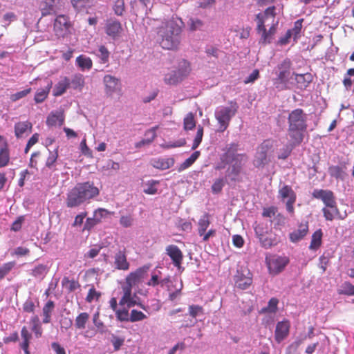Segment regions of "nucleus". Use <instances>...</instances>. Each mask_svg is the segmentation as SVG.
Segmentation results:
<instances>
[{
    "mask_svg": "<svg viewBox=\"0 0 354 354\" xmlns=\"http://www.w3.org/2000/svg\"><path fill=\"white\" fill-rule=\"evenodd\" d=\"M100 194V189L93 182L79 183L66 194V205L68 207H76L89 202Z\"/></svg>",
    "mask_w": 354,
    "mask_h": 354,
    "instance_id": "1",
    "label": "nucleus"
},
{
    "mask_svg": "<svg viewBox=\"0 0 354 354\" xmlns=\"http://www.w3.org/2000/svg\"><path fill=\"white\" fill-rule=\"evenodd\" d=\"M288 133L294 146L299 145L304 140L307 129V115L302 109L291 111L288 117Z\"/></svg>",
    "mask_w": 354,
    "mask_h": 354,
    "instance_id": "2",
    "label": "nucleus"
},
{
    "mask_svg": "<svg viewBox=\"0 0 354 354\" xmlns=\"http://www.w3.org/2000/svg\"><path fill=\"white\" fill-rule=\"evenodd\" d=\"M180 26L173 20L165 22L158 28V35L161 38L160 44L164 49H176L180 44Z\"/></svg>",
    "mask_w": 354,
    "mask_h": 354,
    "instance_id": "3",
    "label": "nucleus"
},
{
    "mask_svg": "<svg viewBox=\"0 0 354 354\" xmlns=\"http://www.w3.org/2000/svg\"><path fill=\"white\" fill-rule=\"evenodd\" d=\"M274 141L270 139L263 140L257 148L253 165L258 169L263 168L270 162L274 152Z\"/></svg>",
    "mask_w": 354,
    "mask_h": 354,
    "instance_id": "4",
    "label": "nucleus"
},
{
    "mask_svg": "<svg viewBox=\"0 0 354 354\" xmlns=\"http://www.w3.org/2000/svg\"><path fill=\"white\" fill-rule=\"evenodd\" d=\"M230 106H221L215 112V118L218 123V131L223 132L228 127L230 122L235 115L238 110V104L236 102H230Z\"/></svg>",
    "mask_w": 354,
    "mask_h": 354,
    "instance_id": "5",
    "label": "nucleus"
},
{
    "mask_svg": "<svg viewBox=\"0 0 354 354\" xmlns=\"http://www.w3.org/2000/svg\"><path fill=\"white\" fill-rule=\"evenodd\" d=\"M73 24L68 16L59 15L56 17L53 23V31L58 38H65L71 34Z\"/></svg>",
    "mask_w": 354,
    "mask_h": 354,
    "instance_id": "6",
    "label": "nucleus"
},
{
    "mask_svg": "<svg viewBox=\"0 0 354 354\" xmlns=\"http://www.w3.org/2000/svg\"><path fill=\"white\" fill-rule=\"evenodd\" d=\"M248 156L245 153H236L232 156V165L227 170V175L230 177L231 181H240L239 176L240 175L242 167L248 160Z\"/></svg>",
    "mask_w": 354,
    "mask_h": 354,
    "instance_id": "7",
    "label": "nucleus"
},
{
    "mask_svg": "<svg viewBox=\"0 0 354 354\" xmlns=\"http://www.w3.org/2000/svg\"><path fill=\"white\" fill-rule=\"evenodd\" d=\"M279 196L284 201L288 198L286 206V209L291 215L295 213L294 204L296 202L297 195L292 187L289 185H284L279 190Z\"/></svg>",
    "mask_w": 354,
    "mask_h": 354,
    "instance_id": "8",
    "label": "nucleus"
},
{
    "mask_svg": "<svg viewBox=\"0 0 354 354\" xmlns=\"http://www.w3.org/2000/svg\"><path fill=\"white\" fill-rule=\"evenodd\" d=\"M288 263L289 259L286 257H273L267 261L270 273L274 275L282 272Z\"/></svg>",
    "mask_w": 354,
    "mask_h": 354,
    "instance_id": "9",
    "label": "nucleus"
},
{
    "mask_svg": "<svg viewBox=\"0 0 354 354\" xmlns=\"http://www.w3.org/2000/svg\"><path fill=\"white\" fill-rule=\"evenodd\" d=\"M59 147H55L53 150H50L46 147L43 151V161H44V169H48L50 170H55L56 162L59 157L58 154Z\"/></svg>",
    "mask_w": 354,
    "mask_h": 354,
    "instance_id": "10",
    "label": "nucleus"
},
{
    "mask_svg": "<svg viewBox=\"0 0 354 354\" xmlns=\"http://www.w3.org/2000/svg\"><path fill=\"white\" fill-rule=\"evenodd\" d=\"M149 267L145 266L136 269L128 274L126 277L127 286L132 288L139 283L145 278Z\"/></svg>",
    "mask_w": 354,
    "mask_h": 354,
    "instance_id": "11",
    "label": "nucleus"
},
{
    "mask_svg": "<svg viewBox=\"0 0 354 354\" xmlns=\"http://www.w3.org/2000/svg\"><path fill=\"white\" fill-rule=\"evenodd\" d=\"M103 82L105 86V93L109 96L121 91L120 80L115 76L106 75L103 78Z\"/></svg>",
    "mask_w": 354,
    "mask_h": 354,
    "instance_id": "12",
    "label": "nucleus"
},
{
    "mask_svg": "<svg viewBox=\"0 0 354 354\" xmlns=\"http://www.w3.org/2000/svg\"><path fill=\"white\" fill-rule=\"evenodd\" d=\"M166 254L170 257L173 265L180 269L183 261V254L176 245H169L165 248Z\"/></svg>",
    "mask_w": 354,
    "mask_h": 354,
    "instance_id": "13",
    "label": "nucleus"
},
{
    "mask_svg": "<svg viewBox=\"0 0 354 354\" xmlns=\"http://www.w3.org/2000/svg\"><path fill=\"white\" fill-rule=\"evenodd\" d=\"M312 196L316 199H320L324 204V207L336 204V200L333 192L328 189H314Z\"/></svg>",
    "mask_w": 354,
    "mask_h": 354,
    "instance_id": "14",
    "label": "nucleus"
},
{
    "mask_svg": "<svg viewBox=\"0 0 354 354\" xmlns=\"http://www.w3.org/2000/svg\"><path fill=\"white\" fill-rule=\"evenodd\" d=\"M237 145L232 143L229 147L227 148L225 153H223L220 157V161L214 166L216 170H222L225 168L226 165L229 163L230 158L234 156V153L237 151Z\"/></svg>",
    "mask_w": 354,
    "mask_h": 354,
    "instance_id": "15",
    "label": "nucleus"
},
{
    "mask_svg": "<svg viewBox=\"0 0 354 354\" xmlns=\"http://www.w3.org/2000/svg\"><path fill=\"white\" fill-rule=\"evenodd\" d=\"M290 324L288 320H283L281 322H279L277 324L275 332H274V338L277 343L281 342L284 339H286L290 330Z\"/></svg>",
    "mask_w": 354,
    "mask_h": 354,
    "instance_id": "16",
    "label": "nucleus"
},
{
    "mask_svg": "<svg viewBox=\"0 0 354 354\" xmlns=\"http://www.w3.org/2000/svg\"><path fill=\"white\" fill-rule=\"evenodd\" d=\"M122 31L121 23L118 20H108L105 26V32L107 35L115 39L120 37Z\"/></svg>",
    "mask_w": 354,
    "mask_h": 354,
    "instance_id": "17",
    "label": "nucleus"
},
{
    "mask_svg": "<svg viewBox=\"0 0 354 354\" xmlns=\"http://www.w3.org/2000/svg\"><path fill=\"white\" fill-rule=\"evenodd\" d=\"M292 63L289 59H284L277 68L279 70L278 77L277 79L280 83H286L290 74V68Z\"/></svg>",
    "mask_w": 354,
    "mask_h": 354,
    "instance_id": "18",
    "label": "nucleus"
},
{
    "mask_svg": "<svg viewBox=\"0 0 354 354\" xmlns=\"http://www.w3.org/2000/svg\"><path fill=\"white\" fill-rule=\"evenodd\" d=\"M256 234L259 239L261 246L266 249L277 245V243L279 242V239L275 234H264L263 233H259V232L257 230Z\"/></svg>",
    "mask_w": 354,
    "mask_h": 354,
    "instance_id": "19",
    "label": "nucleus"
},
{
    "mask_svg": "<svg viewBox=\"0 0 354 354\" xmlns=\"http://www.w3.org/2000/svg\"><path fill=\"white\" fill-rule=\"evenodd\" d=\"M235 286L241 290L248 289L252 283V275L250 272L247 275L238 272L234 279Z\"/></svg>",
    "mask_w": 354,
    "mask_h": 354,
    "instance_id": "20",
    "label": "nucleus"
},
{
    "mask_svg": "<svg viewBox=\"0 0 354 354\" xmlns=\"http://www.w3.org/2000/svg\"><path fill=\"white\" fill-rule=\"evenodd\" d=\"M32 124L29 121L19 122L15 124V135L17 138L24 137L32 131Z\"/></svg>",
    "mask_w": 354,
    "mask_h": 354,
    "instance_id": "21",
    "label": "nucleus"
},
{
    "mask_svg": "<svg viewBox=\"0 0 354 354\" xmlns=\"http://www.w3.org/2000/svg\"><path fill=\"white\" fill-rule=\"evenodd\" d=\"M308 232V225L306 222L299 225L298 229L291 232L289 235L290 240L292 243H297L304 239Z\"/></svg>",
    "mask_w": 354,
    "mask_h": 354,
    "instance_id": "22",
    "label": "nucleus"
},
{
    "mask_svg": "<svg viewBox=\"0 0 354 354\" xmlns=\"http://www.w3.org/2000/svg\"><path fill=\"white\" fill-rule=\"evenodd\" d=\"M114 264L115 268L121 270H127L129 269L130 264L127 261L125 250H120L115 254Z\"/></svg>",
    "mask_w": 354,
    "mask_h": 354,
    "instance_id": "23",
    "label": "nucleus"
},
{
    "mask_svg": "<svg viewBox=\"0 0 354 354\" xmlns=\"http://www.w3.org/2000/svg\"><path fill=\"white\" fill-rule=\"evenodd\" d=\"M61 0H44L41 3L40 10L42 17L50 15L56 12V3Z\"/></svg>",
    "mask_w": 354,
    "mask_h": 354,
    "instance_id": "24",
    "label": "nucleus"
},
{
    "mask_svg": "<svg viewBox=\"0 0 354 354\" xmlns=\"http://www.w3.org/2000/svg\"><path fill=\"white\" fill-rule=\"evenodd\" d=\"M21 337L22 342L20 343V347L25 354H30L29 351V345L32 339V334L28 330L26 326H23L21 330Z\"/></svg>",
    "mask_w": 354,
    "mask_h": 354,
    "instance_id": "25",
    "label": "nucleus"
},
{
    "mask_svg": "<svg viewBox=\"0 0 354 354\" xmlns=\"http://www.w3.org/2000/svg\"><path fill=\"white\" fill-rule=\"evenodd\" d=\"M324 216L326 221H332L335 218H339L343 219L339 216V211L338 209L337 203L330 206L324 207L322 209Z\"/></svg>",
    "mask_w": 354,
    "mask_h": 354,
    "instance_id": "26",
    "label": "nucleus"
},
{
    "mask_svg": "<svg viewBox=\"0 0 354 354\" xmlns=\"http://www.w3.org/2000/svg\"><path fill=\"white\" fill-rule=\"evenodd\" d=\"M64 122V114L62 111L51 112L47 118L46 124L48 126H62Z\"/></svg>",
    "mask_w": 354,
    "mask_h": 354,
    "instance_id": "27",
    "label": "nucleus"
},
{
    "mask_svg": "<svg viewBox=\"0 0 354 354\" xmlns=\"http://www.w3.org/2000/svg\"><path fill=\"white\" fill-rule=\"evenodd\" d=\"M131 288L129 286L123 288L124 295L119 301L120 306L126 305L127 308H130L136 305V301L131 297Z\"/></svg>",
    "mask_w": 354,
    "mask_h": 354,
    "instance_id": "28",
    "label": "nucleus"
},
{
    "mask_svg": "<svg viewBox=\"0 0 354 354\" xmlns=\"http://www.w3.org/2000/svg\"><path fill=\"white\" fill-rule=\"evenodd\" d=\"M295 80L297 88L304 89L313 81V76L309 73L305 74H295Z\"/></svg>",
    "mask_w": 354,
    "mask_h": 354,
    "instance_id": "29",
    "label": "nucleus"
},
{
    "mask_svg": "<svg viewBox=\"0 0 354 354\" xmlns=\"http://www.w3.org/2000/svg\"><path fill=\"white\" fill-rule=\"evenodd\" d=\"M55 302L52 300H48L42 308L43 314V323L48 324L51 322V315L55 309Z\"/></svg>",
    "mask_w": 354,
    "mask_h": 354,
    "instance_id": "30",
    "label": "nucleus"
},
{
    "mask_svg": "<svg viewBox=\"0 0 354 354\" xmlns=\"http://www.w3.org/2000/svg\"><path fill=\"white\" fill-rule=\"evenodd\" d=\"M52 81H48L44 88H40L36 92L34 97L36 103H41L47 98L52 88Z\"/></svg>",
    "mask_w": 354,
    "mask_h": 354,
    "instance_id": "31",
    "label": "nucleus"
},
{
    "mask_svg": "<svg viewBox=\"0 0 354 354\" xmlns=\"http://www.w3.org/2000/svg\"><path fill=\"white\" fill-rule=\"evenodd\" d=\"M158 128V127L156 126L147 130L145 133V136H148V138L146 139H142L140 142H137L136 144V147L140 148L145 145L151 144L156 137V131Z\"/></svg>",
    "mask_w": 354,
    "mask_h": 354,
    "instance_id": "32",
    "label": "nucleus"
},
{
    "mask_svg": "<svg viewBox=\"0 0 354 354\" xmlns=\"http://www.w3.org/2000/svg\"><path fill=\"white\" fill-rule=\"evenodd\" d=\"M323 233L321 229L316 230L312 235L309 249L317 250L322 245Z\"/></svg>",
    "mask_w": 354,
    "mask_h": 354,
    "instance_id": "33",
    "label": "nucleus"
},
{
    "mask_svg": "<svg viewBox=\"0 0 354 354\" xmlns=\"http://www.w3.org/2000/svg\"><path fill=\"white\" fill-rule=\"evenodd\" d=\"M69 86V79L67 77H64L55 86L53 95L55 96L62 95L66 92Z\"/></svg>",
    "mask_w": 354,
    "mask_h": 354,
    "instance_id": "34",
    "label": "nucleus"
},
{
    "mask_svg": "<svg viewBox=\"0 0 354 354\" xmlns=\"http://www.w3.org/2000/svg\"><path fill=\"white\" fill-rule=\"evenodd\" d=\"M30 324H31V330L34 333L35 337H41L43 334V329L38 316H32L30 318Z\"/></svg>",
    "mask_w": 354,
    "mask_h": 354,
    "instance_id": "35",
    "label": "nucleus"
},
{
    "mask_svg": "<svg viewBox=\"0 0 354 354\" xmlns=\"http://www.w3.org/2000/svg\"><path fill=\"white\" fill-rule=\"evenodd\" d=\"M76 64L82 71L90 70L93 67L92 59L84 55H81L76 58Z\"/></svg>",
    "mask_w": 354,
    "mask_h": 354,
    "instance_id": "36",
    "label": "nucleus"
},
{
    "mask_svg": "<svg viewBox=\"0 0 354 354\" xmlns=\"http://www.w3.org/2000/svg\"><path fill=\"white\" fill-rule=\"evenodd\" d=\"M174 159L172 158H158L152 160V165L160 169H167L174 165Z\"/></svg>",
    "mask_w": 354,
    "mask_h": 354,
    "instance_id": "37",
    "label": "nucleus"
},
{
    "mask_svg": "<svg viewBox=\"0 0 354 354\" xmlns=\"http://www.w3.org/2000/svg\"><path fill=\"white\" fill-rule=\"evenodd\" d=\"M182 80L187 77L191 72L190 63L185 59L179 62L178 68L176 70Z\"/></svg>",
    "mask_w": 354,
    "mask_h": 354,
    "instance_id": "38",
    "label": "nucleus"
},
{
    "mask_svg": "<svg viewBox=\"0 0 354 354\" xmlns=\"http://www.w3.org/2000/svg\"><path fill=\"white\" fill-rule=\"evenodd\" d=\"M346 167H340V166H331L328 168V171L330 175L332 177L335 178L336 179L344 180L346 176V173L345 171Z\"/></svg>",
    "mask_w": 354,
    "mask_h": 354,
    "instance_id": "39",
    "label": "nucleus"
},
{
    "mask_svg": "<svg viewBox=\"0 0 354 354\" xmlns=\"http://www.w3.org/2000/svg\"><path fill=\"white\" fill-rule=\"evenodd\" d=\"M209 224V215L207 213H205L201 217L198 223V233L200 236H202L203 234H204Z\"/></svg>",
    "mask_w": 354,
    "mask_h": 354,
    "instance_id": "40",
    "label": "nucleus"
},
{
    "mask_svg": "<svg viewBox=\"0 0 354 354\" xmlns=\"http://www.w3.org/2000/svg\"><path fill=\"white\" fill-rule=\"evenodd\" d=\"M43 151H37L32 153L28 166L30 168L37 169L39 163L43 161Z\"/></svg>",
    "mask_w": 354,
    "mask_h": 354,
    "instance_id": "41",
    "label": "nucleus"
},
{
    "mask_svg": "<svg viewBox=\"0 0 354 354\" xmlns=\"http://www.w3.org/2000/svg\"><path fill=\"white\" fill-rule=\"evenodd\" d=\"M48 272L46 265L39 264L31 270V274L35 278L43 279Z\"/></svg>",
    "mask_w": 354,
    "mask_h": 354,
    "instance_id": "42",
    "label": "nucleus"
},
{
    "mask_svg": "<svg viewBox=\"0 0 354 354\" xmlns=\"http://www.w3.org/2000/svg\"><path fill=\"white\" fill-rule=\"evenodd\" d=\"M10 161V152L8 145L6 143L0 149V168L7 166Z\"/></svg>",
    "mask_w": 354,
    "mask_h": 354,
    "instance_id": "43",
    "label": "nucleus"
},
{
    "mask_svg": "<svg viewBox=\"0 0 354 354\" xmlns=\"http://www.w3.org/2000/svg\"><path fill=\"white\" fill-rule=\"evenodd\" d=\"M304 19H299L294 23V26L292 29L287 31H291V35L295 41L301 37V32L302 30Z\"/></svg>",
    "mask_w": 354,
    "mask_h": 354,
    "instance_id": "44",
    "label": "nucleus"
},
{
    "mask_svg": "<svg viewBox=\"0 0 354 354\" xmlns=\"http://www.w3.org/2000/svg\"><path fill=\"white\" fill-rule=\"evenodd\" d=\"M200 151H194L188 158H187L179 167V171H183L189 167L199 157Z\"/></svg>",
    "mask_w": 354,
    "mask_h": 354,
    "instance_id": "45",
    "label": "nucleus"
},
{
    "mask_svg": "<svg viewBox=\"0 0 354 354\" xmlns=\"http://www.w3.org/2000/svg\"><path fill=\"white\" fill-rule=\"evenodd\" d=\"M97 56L100 58L101 64H106L109 61L110 52L105 46L101 45L99 46Z\"/></svg>",
    "mask_w": 354,
    "mask_h": 354,
    "instance_id": "46",
    "label": "nucleus"
},
{
    "mask_svg": "<svg viewBox=\"0 0 354 354\" xmlns=\"http://www.w3.org/2000/svg\"><path fill=\"white\" fill-rule=\"evenodd\" d=\"M88 319L89 315L87 313H80L75 319L76 328L78 329H84Z\"/></svg>",
    "mask_w": 354,
    "mask_h": 354,
    "instance_id": "47",
    "label": "nucleus"
},
{
    "mask_svg": "<svg viewBox=\"0 0 354 354\" xmlns=\"http://www.w3.org/2000/svg\"><path fill=\"white\" fill-rule=\"evenodd\" d=\"M62 285L67 288L68 292H73L80 287V284L77 281L74 279L70 280L68 277H64Z\"/></svg>",
    "mask_w": 354,
    "mask_h": 354,
    "instance_id": "48",
    "label": "nucleus"
},
{
    "mask_svg": "<svg viewBox=\"0 0 354 354\" xmlns=\"http://www.w3.org/2000/svg\"><path fill=\"white\" fill-rule=\"evenodd\" d=\"M72 87L75 89H82L84 86V78L83 75L77 73L75 74L71 80Z\"/></svg>",
    "mask_w": 354,
    "mask_h": 354,
    "instance_id": "49",
    "label": "nucleus"
},
{
    "mask_svg": "<svg viewBox=\"0 0 354 354\" xmlns=\"http://www.w3.org/2000/svg\"><path fill=\"white\" fill-rule=\"evenodd\" d=\"M183 80L178 75L176 71H172L171 73L167 74L165 77V82L169 84H176L180 82Z\"/></svg>",
    "mask_w": 354,
    "mask_h": 354,
    "instance_id": "50",
    "label": "nucleus"
},
{
    "mask_svg": "<svg viewBox=\"0 0 354 354\" xmlns=\"http://www.w3.org/2000/svg\"><path fill=\"white\" fill-rule=\"evenodd\" d=\"M15 262L10 261L0 266V281L2 280L15 267Z\"/></svg>",
    "mask_w": 354,
    "mask_h": 354,
    "instance_id": "51",
    "label": "nucleus"
},
{
    "mask_svg": "<svg viewBox=\"0 0 354 354\" xmlns=\"http://www.w3.org/2000/svg\"><path fill=\"white\" fill-rule=\"evenodd\" d=\"M115 313L118 320L120 322H129L130 315L129 313V308H127V307L118 309Z\"/></svg>",
    "mask_w": 354,
    "mask_h": 354,
    "instance_id": "52",
    "label": "nucleus"
},
{
    "mask_svg": "<svg viewBox=\"0 0 354 354\" xmlns=\"http://www.w3.org/2000/svg\"><path fill=\"white\" fill-rule=\"evenodd\" d=\"M340 295H345L348 296L354 295V286L348 282L345 281L341 286V289L339 290Z\"/></svg>",
    "mask_w": 354,
    "mask_h": 354,
    "instance_id": "53",
    "label": "nucleus"
},
{
    "mask_svg": "<svg viewBox=\"0 0 354 354\" xmlns=\"http://www.w3.org/2000/svg\"><path fill=\"white\" fill-rule=\"evenodd\" d=\"M184 129L185 130H192L196 127L194 115L192 113H189L184 118Z\"/></svg>",
    "mask_w": 354,
    "mask_h": 354,
    "instance_id": "54",
    "label": "nucleus"
},
{
    "mask_svg": "<svg viewBox=\"0 0 354 354\" xmlns=\"http://www.w3.org/2000/svg\"><path fill=\"white\" fill-rule=\"evenodd\" d=\"M114 13L118 16H122L125 12V3L124 0H115L113 6Z\"/></svg>",
    "mask_w": 354,
    "mask_h": 354,
    "instance_id": "55",
    "label": "nucleus"
},
{
    "mask_svg": "<svg viewBox=\"0 0 354 354\" xmlns=\"http://www.w3.org/2000/svg\"><path fill=\"white\" fill-rule=\"evenodd\" d=\"M159 184V182L154 180H149L146 184V188L144 189L143 192L147 194L153 195L157 193V188L156 186Z\"/></svg>",
    "mask_w": 354,
    "mask_h": 354,
    "instance_id": "56",
    "label": "nucleus"
},
{
    "mask_svg": "<svg viewBox=\"0 0 354 354\" xmlns=\"http://www.w3.org/2000/svg\"><path fill=\"white\" fill-rule=\"evenodd\" d=\"M278 303L279 300L277 298L272 297L269 300L268 306L263 308L261 311L263 313H275L277 310Z\"/></svg>",
    "mask_w": 354,
    "mask_h": 354,
    "instance_id": "57",
    "label": "nucleus"
},
{
    "mask_svg": "<svg viewBox=\"0 0 354 354\" xmlns=\"http://www.w3.org/2000/svg\"><path fill=\"white\" fill-rule=\"evenodd\" d=\"M92 0H71V4L77 10H82L86 7L90 6Z\"/></svg>",
    "mask_w": 354,
    "mask_h": 354,
    "instance_id": "58",
    "label": "nucleus"
},
{
    "mask_svg": "<svg viewBox=\"0 0 354 354\" xmlns=\"http://www.w3.org/2000/svg\"><path fill=\"white\" fill-rule=\"evenodd\" d=\"M225 184V182L223 178H218L216 179L212 185V192L214 194H218L221 192Z\"/></svg>",
    "mask_w": 354,
    "mask_h": 354,
    "instance_id": "59",
    "label": "nucleus"
},
{
    "mask_svg": "<svg viewBox=\"0 0 354 354\" xmlns=\"http://www.w3.org/2000/svg\"><path fill=\"white\" fill-rule=\"evenodd\" d=\"M147 315H145L142 312L133 309L130 313V320L131 322H136L139 321H142L147 318Z\"/></svg>",
    "mask_w": 354,
    "mask_h": 354,
    "instance_id": "60",
    "label": "nucleus"
},
{
    "mask_svg": "<svg viewBox=\"0 0 354 354\" xmlns=\"http://www.w3.org/2000/svg\"><path fill=\"white\" fill-rule=\"evenodd\" d=\"M133 221V217L131 214L122 215L120 218V224L125 228L131 227Z\"/></svg>",
    "mask_w": 354,
    "mask_h": 354,
    "instance_id": "61",
    "label": "nucleus"
},
{
    "mask_svg": "<svg viewBox=\"0 0 354 354\" xmlns=\"http://www.w3.org/2000/svg\"><path fill=\"white\" fill-rule=\"evenodd\" d=\"M204 313L203 308L198 305H191L189 306V314L193 317L196 318L198 315Z\"/></svg>",
    "mask_w": 354,
    "mask_h": 354,
    "instance_id": "62",
    "label": "nucleus"
},
{
    "mask_svg": "<svg viewBox=\"0 0 354 354\" xmlns=\"http://www.w3.org/2000/svg\"><path fill=\"white\" fill-rule=\"evenodd\" d=\"M188 25L191 30L194 31L200 30L203 26V22L197 18H191L188 21Z\"/></svg>",
    "mask_w": 354,
    "mask_h": 354,
    "instance_id": "63",
    "label": "nucleus"
},
{
    "mask_svg": "<svg viewBox=\"0 0 354 354\" xmlns=\"http://www.w3.org/2000/svg\"><path fill=\"white\" fill-rule=\"evenodd\" d=\"M203 136V127L201 126H198V129H197L196 135V137L194 138V142H193V145L192 147V149H195L199 146V145L201 144V142L202 141Z\"/></svg>",
    "mask_w": 354,
    "mask_h": 354,
    "instance_id": "64",
    "label": "nucleus"
}]
</instances>
